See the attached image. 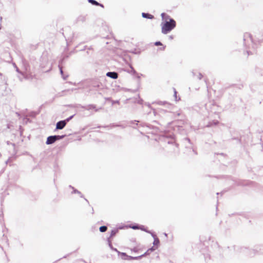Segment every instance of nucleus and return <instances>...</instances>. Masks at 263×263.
<instances>
[{
    "label": "nucleus",
    "instance_id": "f257e3e1",
    "mask_svg": "<svg viewBox=\"0 0 263 263\" xmlns=\"http://www.w3.org/2000/svg\"><path fill=\"white\" fill-rule=\"evenodd\" d=\"M176 25V22L173 19H170L169 21H166L162 25L161 30L163 34H167L172 30Z\"/></svg>",
    "mask_w": 263,
    "mask_h": 263
},
{
    "label": "nucleus",
    "instance_id": "f03ea898",
    "mask_svg": "<svg viewBox=\"0 0 263 263\" xmlns=\"http://www.w3.org/2000/svg\"><path fill=\"white\" fill-rule=\"evenodd\" d=\"M157 247H153L152 248L149 249L147 251L141 255L137 257H133L127 255L125 253H120L121 257L124 260H135L138 259L141 257L145 256L148 255L151 252L155 250Z\"/></svg>",
    "mask_w": 263,
    "mask_h": 263
},
{
    "label": "nucleus",
    "instance_id": "7ed1b4c3",
    "mask_svg": "<svg viewBox=\"0 0 263 263\" xmlns=\"http://www.w3.org/2000/svg\"><path fill=\"white\" fill-rule=\"evenodd\" d=\"M130 250L132 252L138 253L142 251V247L140 243H138L135 240L131 241L129 243Z\"/></svg>",
    "mask_w": 263,
    "mask_h": 263
},
{
    "label": "nucleus",
    "instance_id": "20e7f679",
    "mask_svg": "<svg viewBox=\"0 0 263 263\" xmlns=\"http://www.w3.org/2000/svg\"><path fill=\"white\" fill-rule=\"evenodd\" d=\"M63 136H52L47 138L46 143L47 144H51L53 143L56 140L61 139Z\"/></svg>",
    "mask_w": 263,
    "mask_h": 263
},
{
    "label": "nucleus",
    "instance_id": "39448f33",
    "mask_svg": "<svg viewBox=\"0 0 263 263\" xmlns=\"http://www.w3.org/2000/svg\"><path fill=\"white\" fill-rule=\"evenodd\" d=\"M65 121H61L58 122L56 125L57 129H63L66 125Z\"/></svg>",
    "mask_w": 263,
    "mask_h": 263
},
{
    "label": "nucleus",
    "instance_id": "423d86ee",
    "mask_svg": "<svg viewBox=\"0 0 263 263\" xmlns=\"http://www.w3.org/2000/svg\"><path fill=\"white\" fill-rule=\"evenodd\" d=\"M106 75L112 79H117L118 78V73L115 72H108Z\"/></svg>",
    "mask_w": 263,
    "mask_h": 263
},
{
    "label": "nucleus",
    "instance_id": "0eeeda50",
    "mask_svg": "<svg viewBox=\"0 0 263 263\" xmlns=\"http://www.w3.org/2000/svg\"><path fill=\"white\" fill-rule=\"evenodd\" d=\"M130 228H132L133 229H134V230L140 229V230H143V231H146L144 227L143 226H138V225H135V226H130Z\"/></svg>",
    "mask_w": 263,
    "mask_h": 263
},
{
    "label": "nucleus",
    "instance_id": "6e6552de",
    "mask_svg": "<svg viewBox=\"0 0 263 263\" xmlns=\"http://www.w3.org/2000/svg\"><path fill=\"white\" fill-rule=\"evenodd\" d=\"M142 15L144 18L152 19L154 18V16L149 13H142Z\"/></svg>",
    "mask_w": 263,
    "mask_h": 263
},
{
    "label": "nucleus",
    "instance_id": "1a4fd4ad",
    "mask_svg": "<svg viewBox=\"0 0 263 263\" xmlns=\"http://www.w3.org/2000/svg\"><path fill=\"white\" fill-rule=\"evenodd\" d=\"M88 2L92 4V5H95L96 6H100L102 7H104V6L102 4H101L99 3H98L97 1H96L95 0H88Z\"/></svg>",
    "mask_w": 263,
    "mask_h": 263
},
{
    "label": "nucleus",
    "instance_id": "9d476101",
    "mask_svg": "<svg viewBox=\"0 0 263 263\" xmlns=\"http://www.w3.org/2000/svg\"><path fill=\"white\" fill-rule=\"evenodd\" d=\"M107 229V228L106 226H101L99 228V230L101 232H104L106 231Z\"/></svg>",
    "mask_w": 263,
    "mask_h": 263
},
{
    "label": "nucleus",
    "instance_id": "9b49d317",
    "mask_svg": "<svg viewBox=\"0 0 263 263\" xmlns=\"http://www.w3.org/2000/svg\"><path fill=\"white\" fill-rule=\"evenodd\" d=\"M159 243V240L158 238H155L154 239V242H153V244L154 246H158V244Z\"/></svg>",
    "mask_w": 263,
    "mask_h": 263
},
{
    "label": "nucleus",
    "instance_id": "f8f14e48",
    "mask_svg": "<svg viewBox=\"0 0 263 263\" xmlns=\"http://www.w3.org/2000/svg\"><path fill=\"white\" fill-rule=\"evenodd\" d=\"M155 45L156 46H161L162 45V43L160 42H156L155 43Z\"/></svg>",
    "mask_w": 263,
    "mask_h": 263
},
{
    "label": "nucleus",
    "instance_id": "ddd939ff",
    "mask_svg": "<svg viewBox=\"0 0 263 263\" xmlns=\"http://www.w3.org/2000/svg\"><path fill=\"white\" fill-rule=\"evenodd\" d=\"M164 15H165V13H163L161 14V16L162 17H163Z\"/></svg>",
    "mask_w": 263,
    "mask_h": 263
},
{
    "label": "nucleus",
    "instance_id": "4468645a",
    "mask_svg": "<svg viewBox=\"0 0 263 263\" xmlns=\"http://www.w3.org/2000/svg\"><path fill=\"white\" fill-rule=\"evenodd\" d=\"M72 118V116L70 117L69 119H67V121H68L70 119Z\"/></svg>",
    "mask_w": 263,
    "mask_h": 263
},
{
    "label": "nucleus",
    "instance_id": "2eb2a0df",
    "mask_svg": "<svg viewBox=\"0 0 263 263\" xmlns=\"http://www.w3.org/2000/svg\"><path fill=\"white\" fill-rule=\"evenodd\" d=\"M165 49V46L163 47L162 50H164Z\"/></svg>",
    "mask_w": 263,
    "mask_h": 263
}]
</instances>
